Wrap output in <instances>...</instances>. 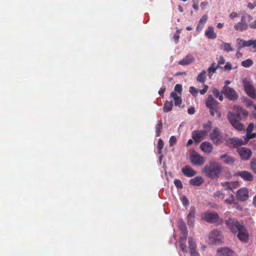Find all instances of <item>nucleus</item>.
Listing matches in <instances>:
<instances>
[{
	"instance_id": "1",
	"label": "nucleus",
	"mask_w": 256,
	"mask_h": 256,
	"mask_svg": "<svg viewBox=\"0 0 256 256\" xmlns=\"http://www.w3.org/2000/svg\"><path fill=\"white\" fill-rule=\"evenodd\" d=\"M226 224L232 233L238 232V238L240 241L244 242H248L249 235L248 230L243 224L232 218L228 219Z\"/></svg>"
},
{
	"instance_id": "2",
	"label": "nucleus",
	"mask_w": 256,
	"mask_h": 256,
	"mask_svg": "<svg viewBox=\"0 0 256 256\" xmlns=\"http://www.w3.org/2000/svg\"><path fill=\"white\" fill-rule=\"evenodd\" d=\"M202 172L208 178L214 179L218 178L222 172V164L214 160H210L204 167Z\"/></svg>"
},
{
	"instance_id": "3",
	"label": "nucleus",
	"mask_w": 256,
	"mask_h": 256,
	"mask_svg": "<svg viewBox=\"0 0 256 256\" xmlns=\"http://www.w3.org/2000/svg\"><path fill=\"white\" fill-rule=\"evenodd\" d=\"M178 228L182 234V236L180 237L179 241L180 248L182 251L186 252H188V250L186 244L188 230L184 222L180 221L178 224Z\"/></svg>"
},
{
	"instance_id": "4",
	"label": "nucleus",
	"mask_w": 256,
	"mask_h": 256,
	"mask_svg": "<svg viewBox=\"0 0 256 256\" xmlns=\"http://www.w3.org/2000/svg\"><path fill=\"white\" fill-rule=\"evenodd\" d=\"M223 242L222 232L218 230H212L208 234V243L210 244H220Z\"/></svg>"
},
{
	"instance_id": "5",
	"label": "nucleus",
	"mask_w": 256,
	"mask_h": 256,
	"mask_svg": "<svg viewBox=\"0 0 256 256\" xmlns=\"http://www.w3.org/2000/svg\"><path fill=\"white\" fill-rule=\"evenodd\" d=\"M190 162L194 165L200 166L204 164L206 160L205 158L194 150H190Z\"/></svg>"
},
{
	"instance_id": "6",
	"label": "nucleus",
	"mask_w": 256,
	"mask_h": 256,
	"mask_svg": "<svg viewBox=\"0 0 256 256\" xmlns=\"http://www.w3.org/2000/svg\"><path fill=\"white\" fill-rule=\"evenodd\" d=\"M210 138L215 144H222L226 139V137L221 134L218 128H214L210 134Z\"/></svg>"
},
{
	"instance_id": "7",
	"label": "nucleus",
	"mask_w": 256,
	"mask_h": 256,
	"mask_svg": "<svg viewBox=\"0 0 256 256\" xmlns=\"http://www.w3.org/2000/svg\"><path fill=\"white\" fill-rule=\"evenodd\" d=\"M225 63V59L223 56H220L219 60L218 62V64H216L215 62H213L211 66L208 68V74L210 79L212 78V76L213 74L216 73V70L220 68H222V66H220V65L224 64Z\"/></svg>"
},
{
	"instance_id": "8",
	"label": "nucleus",
	"mask_w": 256,
	"mask_h": 256,
	"mask_svg": "<svg viewBox=\"0 0 256 256\" xmlns=\"http://www.w3.org/2000/svg\"><path fill=\"white\" fill-rule=\"evenodd\" d=\"M228 116L230 122L236 129L238 130H242L244 129V125L236 120L234 114L232 112H229Z\"/></svg>"
},
{
	"instance_id": "9",
	"label": "nucleus",
	"mask_w": 256,
	"mask_h": 256,
	"mask_svg": "<svg viewBox=\"0 0 256 256\" xmlns=\"http://www.w3.org/2000/svg\"><path fill=\"white\" fill-rule=\"evenodd\" d=\"M202 218L208 222L214 223L218 220L219 216L215 212H206L202 214Z\"/></svg>"
},
{
	"instance_id": "10",
	"label": "nucleus",
	"mask_w": 256,
	"mask_h": 256,
	"mask_svg": "<svg viewBox=\"0 0 256 256\" xmlns=\"http://www.w3.org/2000/svg\"><path fill=\"white\" fill-rule=\"evenodd\" d=\"M236 198L240 201H246L248 199L249 192L246 188H242L237 191Z\"/></svg>"
},
{
	"instance_id": "11",
	"label": "nucleus",
	"mask_w": 256,
	"mask_h": 256,
	"mask_svg": "<svg viewBox=\"0 0 256 256\" xmlns=\"http://www.w3.org/2000/svg\"><path fill=\"white\" fill-rule=\"evenodd\" d=\"M244 90L247 94L253 98H256V92L249 81H244Z\"/></svg>"
},
{
	"instance_id": "12",
	"label": "nucleus",
	"mask_w": 256,
	"mask_h": 256,
	"mask_svg": "<svg viewBox=\"0 0 256 256\" xmlns=\"http://www.w3.org/2000/svg\"><path fill=\"white\" fill-rule=\"evenodd\" d=\"M248 28V24L246 22L245 17L244 16H242L240 22H238L234 26V29L240 32L246 30Z\"/></svg>"
},
{
	"instance_id": "13",
	"label": "nucleus",
	"mask_w": 256,
	"mask_h": 256,
	"mask_svg": "<svg viewBox=\"0 0 256 256\" xmlns=\"http://www.w3.org/2000/svg\"><path fill=\"white\" fill-rule=\"evenodd\" d=\"M220 159L226 164L230 166L233 165L236 161V158L228 154L221 155Z\"/></svg>"
},
{
	"instance_id": "14",
	"label": "nucleus",
	"mask_w": 256,
	"mask_h": 256,
	"mask_svg": "<svg viewBox=\"0 0 256 256\" xmlns=\"http://www.w3.org/2000/svg\"><path fill=\"white\" fill-rule=\"evenodd\" d=\"M238 152L243 160H248L252 156V152L251 150L248 148L242 147L238 150Z\"/></svg>"
},
{
	"instance_id": "15",
	"label": "nucleus",
	"mask_w": 256,
	"mask_h": 256,
	"mask_svg": "<svg viewBox=\"0 0 256 256\" xmlns=\"http://www.w3.org/2000/svg\"><path fill=\"white\" fill-rule=\"evenodd\" d=\"M234 112L233 114L234 116H236L240 120L244 119L247 117V112L238 106H234Z\"/></svg>"
},
{
	"instance_id": "16",
	"label": "nucleus",
	"mask_w": 256,
	"mask_h": 256,
	"mask_svg": "<svg viewBox=\"0 0 256 256\" xmlns=\"http://www.w3.org/2000/svg\"><path fill=\"white\" fill-rule=\"evenodd\" d=\"M207 136L206 132L202 130H194L192 133V138L193 140L197 142L202 141Z\"/></svg>"
},
{
	"instance_id": "17",
	"label": "nucleus",
	"mask_w": 256,
	"mask_h": 256,
	"mask_svg": "<svg viewBox=\"0 0 256 256\" xmlns=\"http://www.w3.org/2000/svg\"><path fill=\"white\" fill-rule=\"evenodd\" d=\"M222 92L225 96L230 100H234L238 98L237 94L235 90L228 86H224V87Z\"/></svg>"
},
{
	"instance_id": "18",
	"label": "nucleus",
	"mask_w": 256,
	"mask_h": 256,
	"mask_svg": "<svg viewBox=\"0 0 256 256\" xmlns=\"http://www.w3.org/2000/svg\"><path fill=\"white\" fill-rule=\"evenodd\" d=\"M246 142H244L242 139L238 138H229L227 140L228 144L230 147H237L244 145Z\"/></svg>"
},
{
	"instance_id": "19",
	"label": "nucleus",
	"mask_w": 256,
	"mask_h": 256,
	"mask_svg": "<svg viewBox=\"0 0 256 256\" xmlns=\"http://www.w3.org/2000/svg\"><path fill=\"white\" fill-rule=\"evenodd\" d=\"M234 175L240 176L244 180L246 181H252L254 180L253 175L248 171H242L236 172Z\"/></svg>"
},
{
	"instance_id": "20",
	"label": "nucleus",
	"mask_w": 256,
	"mask_h": 256,
	"mask_svg": "<svg viewBox=\"0 0 256 256\" xmlns=\"http://www.w3.org/2000/svg\"><path fill=\"white\" fill-rule=\"evenodd\" d=\"M206 106L210 110H218L217 106V102L214 98L212 96H209L206 100Z\"/></svg>"
},
{
	"instance_id": "21",
	"label": "nucleus",
	"mask_w": 256,
	"mask_h": 256,
	"mask_svg": "<svg viewBox=\"0 0 256 256\" xmlns=\"http://www.w3.org/2000/svg\"><path fill=\"white\" fill-rule=\"evenodd\" d=\"M200 148L204 154H210L212 151L213 146L210 142H204L201 144Z\"/></svg>"
},
{
	"instance_id": "22",
	"label": "nucleus",
	"mask_w": 256,
	"mask_h": 256,
	"mask_svg": "<svg viewBox=\"0 0 256 256\" xmlns=\"http://www.w3.org/2000/svg\"><path fill=\"white\" fill-rule=\"evenodd\" d=\"M218 254L220 256H235V253L228 248L218 249Z\"/></svg>"
},
{
	"instance_id": "23",
	"label": "nucleus",
	"mask_w": 256,
	"mask_h": 256,
	"mask_svg": "<svg viewBox=\"0 0 256 256\" xmlns=\"http://www.w3.org/2000/svg\"><path fill=\"white\" fill-rule=\"evenodd\" d=\"M182 171L183 174L188 177H192L196 174V172L189 166L184 167Z\"/></svg>"
},
{
	"instance_id": "24",
	"label": "nucleus",
	"mask_w": 256,
	"mask_h": 256,
	"mask_svg": "<svg viewBox=\"0 0 256 256\" xmlns=\"http://www.w3.org/2000/svg\"><path fill=\"white\" fill-rule=\"evenodd\" d=\"M170 98L174 100L176 106H181L182 100L180 94H177L175 92L173 91L170 93Z\"/></svg>"
},
{
	"instance_id": "25",
	"label": "nucleus",
	"mask_w": 256,
	"mask_h": 256,
	"mask_svg": "<svg viewBox=\"0 0 256 256\" xmlns=\"http://www.w3.org/2000/svg\"><path fill=\"white\" fill-rule=\"evenodd\" d=\"M208 18V16L206 14L204 15L199 20L198 22V26L196 28V30L197 32H199L201 31L204 28L207 20Z\"/></svg>"
},
{
	"instance_id": "26",
	"label": "nucleus",
	"mask_w": 256,
	"mask_h": 256,
	"mask_svg": "<svg viewBox=\"0 0 256 256\" xmlns=\"http://www.w3.org/2000/svg\"><path fill=\"white\" fill-rule=\"evenodd\" d=\"M205 35L210 39H215L216 38V34L214 32V28L212 26H208L206 30Z\"/></svg>"
},
{
	"instance_id": "27",
	"label": "nucleus",
	"mask_w": 256,
	"mask_h": 256,
	"mask_svg": "<svg viewBox=\"0 0 256 256\" xmlns=\"http://www.w3.org/2000/svg\"><path fill=\"white\" fill-rule=\"evenodd\" d=\"M204 182L201 176H197L190 180V184L193 186H200Z\"/></svg>"
},
{
	"instance_id": "28",
	"label": "nucleus",
	"mask_w": 256,
	"mask_h": 256,
	"mask_svg": "<svg viewBox=\"0 0 256 256\" xmlns=\"http://www.w3.org/2000/svg\"><path fill=\"white\" fill-rule=\"evenodd\" d=\"M194 60V58L190 55H188L182 60L179 61L178 64L182 66H187L191 64Z\"/></svg>"
},
{
	"instance_id": "29",
	"label": "nucleus",
	"mask_w": 256,
	"mask_h": 256,
	"mask_svg": "<svg viewBox=\"0 0 256 256\" xmlns=\"http://www.w3.org/2000/svg\"><path fill=\"white\" fill-rule=\"evenodd\" d=\"M208 88V86L204 85V86L202 90H200L199 92L202 94H204L207 92ZM189 92L193 95H196L198 94V90L193 86H191L190 88Z\"/></svg>"
},
{
	"instance_id": "30",
	"label": "nucleus",
	"mask_w": 256,
	"mask_h": 256,
	"mask_svg": "<svg viewBox=\"0 0 256 256\" xmlns=\"http://www.w3.org/2000/svg\"><path fill=\"white\" fill-rule=\"evenodd\" d=\"M194 210L193 208H191L190 212L188 216V223L190 226H192L194 224Z\"/></svg>"
},
{
	"instance_id": "31",
	"label": "nucleus",
	"mask_w": 256,
	"mask_h": 256,
	"mask_svg": "<svg viewBox=\"0 0 256 256\" xmlns=\"http://www.w3.org/2000/svg\"><path fill=\"white\" fill-rule=\"evenodd\" d=\"M240 41L242 42V46H238V49L239 50H240L242 48L244 47L250 46H253V44H254V40H250L246 41L243 39H240Z\"/></svg>"
},
{
	"instance_id": "32",
	"label": "nucleus",
	"mask_w": 256,
	"mask_h": 256,
	"mask_svg": "<svg viewBox=\"0 0 256 256\" xmlns=\"http://www.w3.org/2000/svg\"><path fill=\"white\" fill-rule=\"evenodd\" d=\"M173 106V103L172 101L166 102L164 103V110L165 112H168L172 110Z\"/></svg>"
},
{
	"instance_id": "33",
	"label": "nucleus",
	"mask_w": 256,
	"mask_h": 256,
	"mask_svg": "<svg viewBox=\"0 0 256 256\" xmlns=\"http://www.w3.org/2000/svg\"><path fill=\"white\" fill-rule=\"evenodd\" d=\"M212 127V122H207L203 124L204 129L202 130L206 132V134H208Z\"/></svg>"
},
{
	"instance_id": "34",
	"label": "nucleus",
	"mask_w": 256,
	"mask_h": 256,
	"mask_svg": "<svg viewBox=\"0 0 256 256\" xmlns=\"http://www.w3.org/2000/svg\"><path fill=\"white\" fill-rule=\"evenodd\" d=\"M188 242L190 251L196 250V245L195 241L192 238H189Z\"/></svg>"
},
{
	"instance_id": "35",
	"label": "nucleus",
	"mask_w": 256,
	"mask_h": 256,
	"mask_svg": "<svg viewBox=\"0 0 256 256\" xmlns=\"http://www.w3.org/2000/svg\"><path fill=\"white\" fill-rule=\"evenodd\" d=\"M224 51L229 52L233 51V48L231 47V44L230 43L224 42V44L221 48Z\"/></svg>"
},
{
	"instance_id": "36",
	"label": "nucleus",
	"mask_w": 256,
	"mask_h": 256,
	"mask_svg": "<svg viewBox=\"0 0 256 256\" xmlns=\"http://www.w3.org/2000/svg\"><path fill=\"white\" fill-rule=\"evenodd\" d=\"M253 63L252 60L248 58L242 62V66L244 68H249L253 64Z\"/></svg>"
},
{
	"instance_id": "37",
	"label": "nucleus",
	"mask_w": 256,
	"mask_h": 256,
	"mask_svg": "<svg viewBox=\"0 0 256 256\" xmlns=\"http://www.w3.org/2000/svg\"><path fill=\"white\" fill-rule=\"evenodd\" d=\"M212 92L214 94V96L218 98L220 100H223V96L222 94H220L218 90L216 88H213L212 90Z\"/></svg>"
},
{
	"instance_id": "38",
	"label": "nucleus",
	"mask_w": 256,
	"mask_h": 256,
	"mask_svg": "<svg viewBox=\"0 0 256 256\" xmlns=\"http://www.w3.org/2000/svg\"><path fill=\"white\" fill-rule=\"evenodd\" d=\"M239 182L237 181L229 182V190H233L234 189L238 187Z\"/></svg>"
},
{
	"instance_id": "39",
	"label": "nucleus",
	"mask_w": 256,
	"mask_h": 256,
	"mask_svg": "<svg viewBox=\"0 0 256 256\" xmlns=\"http://www.w3.org/2000/svg\"><path fill=\"white\" fill-rule=\"evenodd\" d=\"M162 122L160 121L158 123L156 126V136H160V130L162 129Z\"/></svg>"
},
{
	"instance_id": "40",
	"label": "nucleus",
	"mask_w": 256,
	"mask_h": 256,
	"mask_svg": "<svg viewBox=\"0 0 256 256\" xmlns=\"http://www.w3.org/2000/svg\"><path fill=\"white\" fill-rule=\"evenodd\" d=\"M164 146V142L162 139H159L157 144V148L158 150V154H162V150Z\"/></svg>"
},
{
	"instance_id": "41",
	"label": "nucleus",
	"mask_w": 256,
	"mask_h": 256,
	"mask_svg": "<svg viewBox=\"0 0 256 256\" xmlns=\"http://www.w3.org/2000/svg\"><path fill=\"white\" fill-rule=\"evenodd\" d=\"M213 197L216 199L222 200L224 198L223 194L220 191H216L213 194Z\"/></svg>"
},
{
	"instance_id": "42",
	"label": "nucleus",
	"mask_w": 256,
	"mask_h": 256,
	"mask_svg": "<svg viewBox=\"0 0 256 256\" xmlns=\"http://www.w3.org/2000/svg\"><path fill=\"white\" fill-rule=\"evenodd\" d=\"M206 78V71L202 70L198 76L196 80H204Z\"/></svg>"
},
{
	"instance_id": "43",
	"label": "nucleus",
	"mask_w": 256,
	"mask_h": 256,
	"mask_svg": "<svg viewBox=\"0 0 256 256\" xmlns=\"http://www.w3.org/2000/svg\"><path fill=\"white\" fill-rule=\"evenodd\" d=\"M250 168L254 173L256 174V158H253L250 162Z\"/></svg>"
},
{
	"instance_id": "44",
	"label": "nucleus",
	"mask_w": 256,
	"mask_h": 256,
	"mask_svg": "<svg viewBox=\"0 0 256 256\" xmlns=\"http://www.w3.org/2000/svg\"><path fill=\"white\" fill-rule=\"evenodd\" d=\"M255 137H256V133H252L251 132V133L246 134V136H244V138L248 141L250 139L254 138Z\"/></svg>"
},
{
	"instance_id": "45",
	"label": "nucleus",
	"mask_w": 256,
	"mask_h": 256,
	"mask_svg": "<svg viewBox=\"0 0 256 256\" xmlns=\"http://www.w3.org/2000/svg\"><path fill=\"white\" fill-rule=\"evenodd\" d=\"M174 91L175 92H178L177 94L181 95L182 92V86L180 84H177L174 87Z\"/></svg>"
},
{
	"instance_id": "46",
	"label": "nucleus",
	"mask_w": 256,
	"mask_h": 256,
	"mask_svg": "<svg viewBox=\"0 0 256 256\" xmlns=\"http://www.w3.org/2000/svg\"><path fill=\"white\" fill-rule=\"evenodd\" d=\"M230 196L224 200V202L228 204H231L234 201V197L232 194H230Z\"/></svg>"
},
{
	"instance_id": "47",
	"label": "nucleus",
	"mask_w": 256,
	"mask_h": 256,
	"mask_svg": "<svg viewBox=\"0 0 256 256\" xmlns=\"http://www.w3.org/2000/svg\"><path fill=\"white\" fill-rule=\"evenodd\" d=\"M180 200L184 206H186L188 204V200L186 196H181Z\"/></svg>"
},
{
	"instance_id": "48",
	"label": "nucleus",
	"mask_w": 256,
	"mask_h": 256,
	"mask_svg": "<svg viewBox=\"0 0 256 256\" xmlns=\"http://www.w3.org/2000/svg\"><path fill=\"white\" fill-rule=\"evenodd\" d=\"M254 124L253 123H250L246 129V134L251 133L254 129Z\"/></svg>"
},
{
	"instance_id": "49",
	"label": "nucleus",
	"mask_w": 256,
	"mask_h": 256,
	"mask_svg": "<svg viewBox=\"0 0 256 256\" xmlns=\"http://www.w3.org/2000/svg\"><path fill=\"white\" fill-rule=\"evenodd\" d=\"M221 185L225 190H229V182H222Z\"/></svg>"
},
{
	"instance_id": "50",
	"label": "nucleus",
	"mask_w": 256,
	"mask_h": 256,
	"mask_svg": "<svg viewBox=\"0 0 256 256\" xmlns=\"http://www.w3.org/2000/svg\"><path fill=\"white\" fill-rule=\"evenodd\" d=\"M174 183L176 186L178 188H182V183L180 180H175Z\"/></svg>"
},
{
	"instance_id": "51",
	"label": "nucleus",
	"mask_w": 256,
	"mask_h": 256,
	"mask_svg": "<svg viewBox=\"0 0 256 256\" xmlns=\"http://www.w3.org/2000/svg\"><path fill=\"white\" fill-rule=\"evenodd\" d=\"M176 139L174 136H172L169 140L170 145V146H173L174 144L176 142Z\"/></svg>"
},
{
	"instance_id": "52",
	"label": "nucleus",
	"mask_w": 256,
	"mask_h": 256,
	"mask_svg": "<svg viewBox=\"0 0 256 256\" xmlns=\"http://www.w3.org/2000/svg\"><path fill=\"white\" fill-rule=\"evenodd\" d=\"M222 68H224L226 70H231L232 69V65L230 62H228L226 63V64L222 67Z\"/></svg>"
},
{
	"instance_id": "53",
	"label": "nucleus",
	"mask_w": 256,
	"mask_h": 256,
	"mask_svg": "<svg viewBox=\"0 0 256 256\" xmlns=\"http://www.w3.org/2000/svg\"><path fill=\"white\" fill-rule=\"evenodd\" d=\"M238 16V14L236 12H232L229 16V17L230 19H234L235 18Z\"/></svg>"
},
{
	"instance_id": "54",
	"label": "nucleus",
	"mask_w": 256,
	"mask_h": 256,
	"mask_svg": "<svg viewBox=\"0 0 256 256\" xmlns=\"http://www.w3.org/2000/svg\"><path fill=\"white\" fill-rule=\"evenodd\" d=\"M180 35L178 34H175L173 37H172V39L174 40L176 42H178V40H179V39H180Z\"/></svg>"
},
{
	"instance_id": "55",
	"label": "nucleus",
	"mask_w": 256,
	"mask_h": 256,
	"mask_svg": "<svg viewBox=\"0 0 256 256\" xmlns=\"http://www.w3.org/2000/svg\"><path fill=\"white\" fill-rule=\"evenodd\" d=\"M190 256H200V254L196 250H191Z\"/></svg>"
},
{
	"instance_id": "56",
	"label": "nucleus",
	"mask_w": 256,
	"mask_h": 256,
	"mask_svg": "<svg viewBox=\"0 0 256 256\" xmlns=\"http://www.w3.org/2000/svg\"><path fill=\"white\" fill-rule=\"evenodd\" d=\"M195 112L194 108V107H190L188 109V113L190 114H193Z\"/></svg>"
},
{
	"instance_id": "57",
	"label": "nucleus",
	"mask_w": 256,
	"mask_h": 256,
	"mask_svg": "<svg viewBox=\"0 0 256 256\" xmlns=\"http://www.w3.org/2000/svg\"><path fill=\"white\" fill-rule=\"evenodd\" d=\"M208 5V2H203L200 4V7L202 10H204L205 8V6Z\"/></svg>"
},
{
	"instance_id": "58",
	"label": "nucleus",
	"mask_w": 256,
	"mask_h": 256,
	"mask_svg": "<svg viewBox=\"0 0 256 256\" xmlns=\"http://www.w3.org/2000/svg\"><path fill=\"white\" fill-rule=\"evenodd\" d=\"M192 7H193V8L194 10H198V4L195 2L194 1H193Z\"/></svg>"
},
{
	"instance_id": "59",
	"label": "nucleus",
	"mask_w": 256,
	"mask_h": 256,
	"mask_svg": "<svg viewBox=\"0 0 256 256\" xmlns=\"http://www.w3.org/2000/svg\"><path fill=\"white\" fill-rule=\"evenodd\" d=\"M250 27L252 28H256V20L250 24Z\"/></svg>"
},
{
	"instance_id": "60",
	"label": "nucleus",
	"mask_w": 256,
	"mask_h": 256,
	"mask_svg": "<svg viewBox=\"0 0 256 256\" xmlns=\"http://www.w3.org/2000/svg\"><path fill=\"white\" fill-rule=\"evenodd\" d=\"M248 7L250 10H253L254 8V6L252 4L249 2L248 4Z\"/></svg>"
},
{
	"instance_id": "61",
	"label": "nucleus",
	"mask_w": 256,
	"mask_h": 256,
	"mask_svg": "<svg viewBox=\"0 0 256 256\" xmlns=\"http://www.w3.org/2000/svg\"><path fill=\"white\" fill-rule=\"evenodd\" d=\"M165 91V88H162L160 90L158 91V94L160 95H162L164 93Z\"/></svg>"
},
{
	"instance_id": "62",
	"label": "nucleus",
	"mask_w": 256,
	"mask_h": 256,
	"mask_svg": "<svg viewBox=\"0 0 256 256\" xmlns=\"http://www.w3.org/2000/svg\"><path fill=\"white\" fill-rule=\"evenodd\" d=\"M224 25V23L219 22V23L218 24L217 27L218 28H223Z\"/></svg>"
},
{
	"instance_id": "63",
	"label": "nucleus",
	"mask_w": 256,
	"mask_h": 256,
	"mask_svg": "<svg viewBox=\"0 0 256 256\" xmlns=\"http://www.w3.org/2000/svg\"><path fill=\"white\" fill-rule=\"evenodd\" d=\"M192 143H193V140L192 139H190L186 144V146H188L191 145Z\"/></svg>"
},
{
	"instance_id": "64",
	"label": "nucleus",
	"mask_w": 256,
	"mask_h": 256,
	"mask_svg": "<svg viewBox=\"0 0 256 256\" xmlns=\"http://www.w3.org/2000/svg\"><path fill=\"white\" fill-rule=\"evenodd\" d=\"M253 204H254V206L256 208V196H255L254 197V200H253Z\"/></svg>"
}]
</instances>
